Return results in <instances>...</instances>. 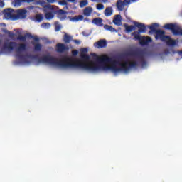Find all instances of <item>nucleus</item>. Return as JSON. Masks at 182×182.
I'll return each mask as SVG.
<instances>
[{
	"instance_id": "48",
	"label": "nucleus",
	"mask_w": 182,
	"mask_h": 182,
	"mask_svg": "<svg viewBox=\"0 0 182 182\" xmlns=\"http://www.w3.org/2000/svg\"><path fill=\"white\" fill-rule=\"evenodd\" d=\"M136 1L137 0H130V4H132V2H136Z\"/></svg>"
},
{
	"instance_id": "15",
	"label": "nucleus",
	"mask_w": 182,
	"mask_h": 182,
	"mask_svg": "<svg viewBox=\"0 0 182 182\" xmlns=\"http://www.w3.org/2000/svg\"><path fill=\"white\" fill-rule=\"evenodd\" d=\"M104 15L106 16H112L113 15V8L112 6L106 7L104 11Z\"/></svg>"
},
{
	"instance_id": "44",
	"label": "nucleus",
	"mask_w": 182,
	"mask_h": 182,
	"mask_svg": "<svg viewBox=\"0 0 182 182\" xmlns=\"http://www.w3.org/2000/svg\"><path fill=\"white\" fill-rule=\"evenodd\" d=\"M100 2H102L103 4H107V2H109V0H100Z\"/></svg>"
},
{
	"instance_id": "45",
	"label": "nucleus",
	"mask_w": 182,
	"mask_h": 182,
	"mask_svg": "<svg viewBox=\"0 0 182 182\" xmlns=\"http://www.w3.org/2000/svg\"><path fill=\"white\" fill-rule=\"evenodd\" d=\"M75 43H77V45H79L80 43V41L79 40H74Z\"/></svg>"
},
{
	"instance_id": "28",
	"label": "nucleus",
	"mask_w": 182,
	"mask_h": 182,
	"mask_svg": "<svg viewBox=\"0 0 182 182\" xmlns=\"http://www.w3.org/2000/svg\"><path fill=\"white\" fill-rule=\"evenodd\" d=\"M34 50H36V52H41L42 50V45L41 43L35 44Z\"/></svg>"
},
{
	"instance_id": "2",
	"label": "nucleus",
	"mask_w": 182,
	"mask_h": 182,
	"mask_svg": "<svg viewBox=\"0 0 182 182\" xmlns=\"http://www.w3.org/2000/svg\"><path fill=\"white\" fill-rule=\"evenodd\" d=\"M91 55L96 57V60L98 63L104 64L101 66L100 70H112L114 73H117V72L127 73L132 68H136L139 65L137 61H132L131 63L124 61V63H120V61L114 59V58H110L107 55H102L101 58H99L95 53H92ZM106 63H111L112 65H106Z\"/></svg>"
},
{
	"instance_id": "43",
	"label": "nucleus",
	"mask_w": 182,
	"mask_h": 182,
	"mask_svg": "<svg viewBox=\"0 0 182 182\" xmlns=\"http://www.w3.org/2000/svg\"><path fill=\"white\" fill-rule=\"evenodd\" d=\"M55 1H56V0H47V2H48V4H53V2H55Z\"/></svg>"
},
{
	"instance_id": "21",
	"label": "nucleus",
	"mask_w": 182,
	"mask_h": 182,
	"mask_svg": "<svg viewBox=\"0 0 182 182\" xmlns=\"http://www.w3.org/2000/svg\"><path fill=\"white\" fill-rule=\"evenodd\" d=\"M134 25L135 26H137V28H139V32H140L141 33L146 32V26L144 24L135 23Z\"/></svg>"
},
{
	"instance_id": "33",
	"label": "nucleus",
	"mask_w": 182,
	"mask_h": 182,
	"mask_svg": "<svg viewBox=\"0 0 182 182\" xmlns=\"http://www.w3.org/2000/svg\"><path fill=\"white\" fill-rule=\"evenodd\" d=\"M21 2H23V0H14V6H19L21 5Z\"/></svg>"
},
{
	"instance_id": "22",
	"label": "nucleus",
	"mask_w": 182,
	"mask_h": 182,
	"mask_svg": "<svg viewBox=\"0 0 182 182\" xmlns=\"http://www.w3.org/2000/svg\"><path fill=\"white\" fill-rule=\"evenodd\" d=\"M113 23H122V16L120 14L114 16Z\"/></svg>"
},
{
	"instance_id": "4",
	"label": "nucleus",
	"mask_w": 182,
	"mask_h": 182,
	"mask_svg": "<svg viewBox=\"0 0 182 182\" xmlns=\"http://www.w3.org/2000/svg\"><path fill=\"white\" fill-rule=\"evenodd\" d=\"M144 55H146V50L141 48H136L135 50H130L127 53L128 56L137 58L140 61L142 68L147 66V61L144 60Z\"/></svg>"
},
{
	"instance_id": "38",
	"label": "nucleus",
	"mask_w": 182,
	"mask_h": 182,
	"mask_svg": "<svg viewBox=\"0 0 182 182\" xmlns=\"http://www.w3.org/2000/svg\"><path fill=\"white\" fill-rule=\"evenodd\" d=\"M60 5H68V2L65 0H61L59 1Z\"/></svg>"
},
{
	"instance_id": "23",
	"label": "nucleus",
	"mask_w": 182,
	"mask_h": 182,
	"mask_svg": "<svg viewBox=\"0 0 182 182\" xmlns=\"http://www.w3.org/2000/svg\"><path fill=\"white\" fill-rule=\"evenodd\" d=\"M156 26H159V24L155 23L151 26H149V29H150L149 33H157V31H159V30H157L156 28Z\"/></svg>"
},
{
	"instance_id": "14",
	"label": "nucleus",
	"mask_w": 182,
	"mask_h": 182,
	"mask_svg": "<svg viewBox=\"0 0 182 182\" xmlns=\"http://www.w3.org/2000/svg\"><path fill=\"white\" fill-rule=\"evenodd\" d=\"M94 45L97 48H106V46H107V41H106V40L101 39L98 42L95 43Z\"/></svg>"
},
{
	"instance_id": "16",
	"label": "nucleus",
	"mask_w": 182,
	"mask_h": 182,
	"mask_svg": "<svg viewBox=\"0 0 182 182\" xmlns=\"http://www.w3.org/2000/svg\"><path fill=\"white\" fill-rule=\"evenodd\" d=\"M83 15L75 16L74 17H69L71 22H79V21H83Z\"/></svg>"
},
{
	"instance_id": "41",
	"label": "nucleus",
	"mask_w": 182,
	"mask_h": 182,
	"mask_svg": "<svg viewBox=\"0 0 182 182\" xmlns=\"http://www.w3.org/2000/svg\"><path fill=\"white\" fill-rule=\"evenodd\" d=\"M5 6V3L4 1H0V8H4Z\"/></svg>"
},
{
	"instance_id": "24",
	"label": "nucleus",
	"mask_w": 182,
	"mask_h": 182,
	"mask_svg": "<svg viewBox=\"0 0 182 182\" xmlns=\"http://www.w3.org/2000/svg\"><path fill=\"white\" fill-rule=\"evenodd\" d=\"M55 15L52 12H47L45 14V18L47 21H50V19H53Z\"/></svg>"
},
{
	"instance_id": "42",
	"label": "nucleus",
	"mask_w": 182,
	"mask_h": 182,
	"mask_svg": "<svg viewBox=\"0 0 182 182\" xmlns=\"http://www.w3.org/2000/svg\"><path fill=\"white\" fill-rule=\"evenodd\" d=\"M68 2H72L73 4H76L77 2V0H67Z\"/></svg>"
},
{
	"instance_id": "27",
	"label": "nucleus",
	"mask_w": 182,
	"mask_h": 182,
	"mask_svg": "<svg viewBox=\"0 0 182 182\" xmlns=\"http://www.w3.org/2000/svg\"><path fill=\"white\" fill-rule=\"evenodd\" d=\"M63 41L65 43H70V41H72V37H70L68 34H65Z\"/></svg>"
},
{
	"instance_id": "1",
	"label": "nucleus",
	"mask_w": 182,
	"mask_h": 182,
	"mask_svg": "<svg viewBox=\"0 0 182 182\" xmlns=\"http://www.w3.org/2000/svg\"><path fill=\"white\" fill-rule=\"evenodd\" d=\"M82 60L77 58H73L68 56H64L60 60L52 55H33V59H35L38 63H48V65H53L54 66H59L60 68H78V69H83L84 70H89L90 72H97L102 69V65H99L98 62L89 60L90 56L87 54H80Z\"/></svg>"
},
{
	"instance_id": "3",
	"label": "nucleus",
	"mask_w": 182,
	"mask_h": 182,
	"mask_svg": "<svg viewBox=\"0 0 182 182\" xmlns=\"http://www.w3.org/2000/svg\"><path fill=\"white\" fill-rule=\"evenodd\" d=\"M16 46H18V43H16V42L10 41L9 43H4L2 49L4 50H8L9 52H11V50L16 49V58L20 60H25V59H26V55L22 54V52H23V50H26V44L21 43L18 44V48H16Z\"/></svg>"
},
{
	"instance_id": "35",
	"label": "nucleus",
	"mask_w": 182,
	"mask_h": 182,
	"mask_svg": "<svg viewBox=\"0 0 182 182\" xmlns=\"http://www.w3.org/2000/svg\"><path fill=\"white\" fill-rule=\"evenodd\" d=\"M60 29H62V26H60V24H56L55 27V32H59Z\"/></svg>"
},
{
	"instance_id": "17",
	"label": "nucleus",
	"mask_w": 182,
	"mask_h": 182,
	"mask_svg": "<svg viewBox=\"0 0 182 182\" xmlns=\"http://www.w3.org/2000/svg\"><path fill=\"white\" fill-rule=\"evenodd\" d=\"M31 19L32 21H34V22H41V21H43V15L38 14L32 17Z\"/></svg>"
},
{
	"instance_id": "12",
	"label": "nucleus",
	"mask_w": 182,
	"mask_h": 182,
	"mask_svg": "<svg viewBox=\"0 0 182 182\" xmlns=\"http://www.w3.org/2000/svg\"><path fill=\"white\" fill-rule=\"evenodd\" d=\"M55 48L58 53H63V52L69 50V47L66 46L64 43H57Z\"/></svg>"
},
{
	"instance_id": "46",
	"label": "nucleus",
	"mask_w": 182,
	"mask_h": 182,
	"mask_svg": "<svg viewBox=\"0 0 182 182\" xmlns=\"http://www.w3.org/2000/svg\"><path fill=\"white\" fill-rule=\"evenodd\" d=\"M33 1H35V0H26V2H28L29 4L31 2H33Z\"/></svg>"
},
{
	"instance_id": "40",
	"label": "nucleus",
	"mask_w": 182,
	"mask_h": 182,
	"mask_svg": "<svg viewBox=\"0 0 182 182\" xmlns=\"http://www.w3.org/2000/svg\"><path fill=\"white\" fill-rule=\"evenodd\" d=\"M77 53H79V52L77 51V50H73L72 51V55L73 56H76L77 55Z\"/></svg>"
},
{
	"instance_id": "50",
	"label": "nucleus",
	"mask_w": 182,
	"mask_h": 182,
	"mask_svg": "<svg viewBox=\"0 0 182 182\" xmlns=\"http://www.w3.org/2000/svg\"><path fill=\"white\" fill-rule=\"evenodd\" d=\"M115 25H117V26H120L122 23H115Z\"/></svg>"
},
{
	"instance_id": "39",
	"label": "nucleus",
	"mask_w": 182,
	"mask_h": 182,
	"mask_svg": "<svg viewBox=\"0 0 182 182\" xmlns=\"http://www.w3.org/2000/svg\"><path fill=\"white\" fill-rule=\"evenodd\" d=\"M58 18H59V19H60V21H63V20L66 19V16L58 15Z\"/></svg>"
},
{
	"instance_id": "6",
	"label": "nucleus",
	"mask_w": 182,
	"mask_h": 182,
	"mask_svg": "<svg viewBox=\"0 0 182 182\" xmlns=\"http://www.w3.org/2000/svg\"><path fill=\"white\" fill-rule=\"evenodd\" d=\"M130 5V0H117L115 6L119 12H123L126 6Z\"/></svg>"
},
{
	"instance_id": "11",
	"label": "nucleus",
	"mask_w": 182,
	"mask_h": 182,
	"mask_svg": "<svg viewBox=\"0 0 182 182\" xmlns=\"http://www.w3.org/2000/svg\"><path fill=\"white\" fill-rule=\"evenodd\" d=\"M165 33L164 31L158 30L155 33V39H160V41L164 42V41H166L167 38H168V36H166Z\"/></svg>"
},
{
	"instance_id": "7",
	"label": "nucleus",
	"mask_w": 182,
	"mask_h": 182,
	"mask_svg": "<svg viewBox=\"0 0 182 182\" xmlns=\"http://www.w3.org/2000/svg\"><path fill=\"white\" fill-rule=\"evenodd\" d=\"M26 16H28V10L23 9H17L15 13V21H19L21 19H26Z\"/></svg>"
},
{
	"instance_id": "49",
	"label": "nucleus",
	"mask_w": 182,
	"mask_h": 182,
	"mask_svg": "<svg viewBox=\"0 0 182 182\" xmlns=\"http://www.w3.org/2000/svg\"><path fill=\"white\" fill-rule=\"evenodd\" d=\"M92 2H97L99 0H91Z\"/></svg>"
},
{
	"instance_id": "31",
	"label": "nucleus",
	"mask_w": 182,
	"mask_h": 182,
	"mask_svg": "<svg viewBox=\"0 0 182 182\" xmlns=\"http://www.w3.org/2000/svg\"><path fill=\"white\" fill-rule=\"evenodd\" d=\"M96 8L98 11H103V9H105V5L98 4L96 5Z\"/></svg>"
},
{
	"instance_id": "5",
	"label": "nucleus",
	"mask_w": 182,
	"mask_h": 182,
	"mask_svg": "<svg viewBox=\"0 0 182 182\" xmlns=\"http://www.w3.org/2000/svg\"><path fill=\"white\" fill-rule=\"evenodd\" d=\"M164 28L168 31H171L172 33L176 36H182V29L176 24H166Z\"/></svg>"
},
{
	"instance_id": "34",
	"label": "nucleus",
	"mask_w": 182,
	"mask_h": 182,
	"mask_svg": "<svg viewBox=\"0 0 182 182\" xmlns=\"http://www.w3.org/2000/svg\"><path fill=\"white\" fill-rule=\"evenodd\" d=\"M88 51L89 50L87 48H83L81 49L80 55H86V53H87Z\"/></svg>"
},
{
	"instance_id": "25",
	"label": "nucleus",
	"mask_w": 182,
	"mask_h": 182,
	"mask_svg": "<svg viewBox=\"0 0 182 182\" xmlns=\"http://www.w3.org/2000/svg\"><path fill=\"white\" fill-rule=\"evenodd\" d=\"M132 36H134V39L135 41H140L141 39V37L140 36V33L137 31H134L132 33Z\"/></svg>"
},
{
	"instance_id": "36",
	"label": "nucleus",
	"mask_w": 182,
	"mask_h": 182,
	"mask_svg": "<svg viewBox=\"0 0 182 182\" xmlns=\"http://www.w3.org/2000/svg\"><path fill=\"white\" fill-rule=\"evenodd\" d=\"M9 38H11V39H13L14 36H15V33L12 32V31H7Z\"/></svg>"
},
{
	"instance_id": "32",
	"label": "nucleus",
	"mask_w": 182,
	"mask_h": 182,
	"mask_svg": "<svg viewBox=\"0 0 182 182\" xmlns=\"http://www.w3.org/2000/svg\"><path fill=\"white\" fill-rule=\"evenodd\" d=\"M41 26L44 29H49L50 28V23H42Z\"/></svg>"
},
{
	"instance_id": "30",
	"label": "nucleus",
	"mask_w": 182,
	"mask_h": 182,
	"mask_svg": "<svg viewBox=\"0 0 182 182\" xmlns=\"http://www.w3.org/2000/svg\"><path fill=\"white\" fill-rule=\"evenodd\" d=\"M103 22V20L101 18H95L92 20V23H102Z\"/></svg>"
},
{
	"instance_id": "19",
	"label": "nucleus",
	"mask_w": 182,
	"mask_h": 182,
	"mask_svg": "<svg viewBox=\"0 0 182 182\" xmlns=\"http://www.w3.org/2000/svg\"><path fill=\"white\" fill-rule=\"evenodd\" d=\"M164 42H166L168 46H176V40L171 39L170 36H168V38H167V39Z\"/></svg>"
},
{
	"instance_id": "29",
	"label": "nucleus",
	"mask_w": 182,
	"mask_h": 182,
	"mask_svg": "<svg viewBox=\"0 0 182 182\" xmlns=\"http://www.w3.org/2000/svg\"><path fill=\"white\" fill-rule=\"evenodd\" d=\"M87 4H89L87 0H82L80 2V8H85V6H86V5H87Z\"/></svg>"
},
{
	"instance_id": "37",
	"label": "nucleus",
	"mask_w": 182,
	"mask_h": 182,
	"mask_svg": "<svg viewBox=\"0 0 182 182\" xmlns=\"http://www.w3.org/2000/svg\"><path fill=\"white\" fill-rule=\"evenodd\" d=\"M58 15H63V16H66V11H63V10H62V9H60V10H58Z\"/></svg>"
},
{
	"instance_id": "20",
	"label": "nucleus",
	"mask_w": 182,
	"mask_h": 182,
	"mask_svg": "<svg viewBox=\"0 0 182 182\" xmlns=\"http://www.w3.org/2000/svg\"><path fill=\"white\" fill-rule=\"evenodd\" d=\"M127 33H130V32H133V31H135L136 26H129L127 24L124 25Z\"/></svg>"
},
{
	"instance_id": "9",
	"label": "nucleus",
	"mask_w": 182,
	"mask_h": 182,
	"mask_svg": "<svg viewBox=\"0 0 182 182\" xmlns=\"http://www.w3.org/2000/svg\"><path fill=\"white\" fill-rule=\"evenodd\" d=\"M5 19H9L10 21H15V12L12 9H6L4 10Z\"/></svg>"
},
{
	"instance_id": "10",
	"label": "nucleus",
	"mask_w": 182,
	"mask_h": 182,
	"mask_svg": "<svg viewBox=\"0 0 182 182\" xmlns=\"http://www.w3.org/2000/svg\"><path fill=\"white\" fill-rule=\"evenodd\" d=\"M26 38H28V39H34L36 42H39V38L32 36L30 33H26L25 36L19 35L18 36L17 39L18 41L25 42L26 41Z\"/></svg>"
},
{
	"instance_id": "51",
	"label": "nucleus",
	"mask_w": 182,
	"mask_h": 182,
	"mask_svg": "<svg viewBox=\"0 0 182 182\" xmlns=\"http://www.w3.org/2000/svg\"><path fill=\"white\" fill-rule=\"evenodd\" d=\"M2 45V39L0 38V46Z\"/></svg>"
},
{
	"instance_id": "13",
	"label": "nucleus",
	"mask_w": 182,
	"mask_h": 182,
	"mask_svg": "<svg viewBox=\"0 0 182 182\" xmlns=\"http://www.w3.org/2000/svg\"><path fill=\"white\" fill-rule=\"evenodd\" d=\"M151 42H153V39H151V37L143 36L141 37V39L139 40V43L141 46H146Z\"/></svg>"
},
{
	"instance_id": "18",
	"label": "nucleus",
	"mask_w": 182,
	"mask_h": 182,
	"mask_svg": "<svg viewBox=\"0 0 182 182\" xmlns=\"http://www.w3.org/2000/svg\"><path fill=\"white\" fill-rule=\"evenodd\" d=\"M92 12H93V9L90 6L86 7L83 11L85 16H90Z\"/></svg>"
},
{
	"instance_id": "47",
	"label": "nucleus",
	"mask_w": 182,
	"mask_h": 182,
	"mask_svg": "<svg viewBox=\"0 0 182 182\" xmlns=\"http://www.w3.org/2000/svg\"><path fill=\"white\" fill-rule=\"evenodd\" d=\"M97 26H103V23H96Z\"/></svg>"
},
{
	"instance_id": "26",
	"label": "nucleus",
	"mask_w": 182,
	"mask_h": 182,
	"mask_svg": "<svg viewBox=\"0 0 182 182\" xmlns=\"http://www.w3.org/2000/svg\"><path fill=\"white\" fill-rule=\"evenodd\" d=\"M104 29H105L106 31H109L110 32H116V29H114V28L107 24H105L104 26Z\"/></svg>"
},
{
	"instance_id": "8",
	"label": "nucleus",
	"mask_w": 182,
	"mask_h": 182,
	"mask_svg": "<svg viewBox=\"0 0 182 182\" xmlns=\"http://www.w3.org/2000/svg\"><path fill=\"white\" fill-rule=\"evenodd\" d=\"M38 4L41 5V6H43L44 8V11L46 12V11H58V7L56 6L50 5V4H46V2L45 0L40 1Z\"/></svg>"
}]
</instances>
